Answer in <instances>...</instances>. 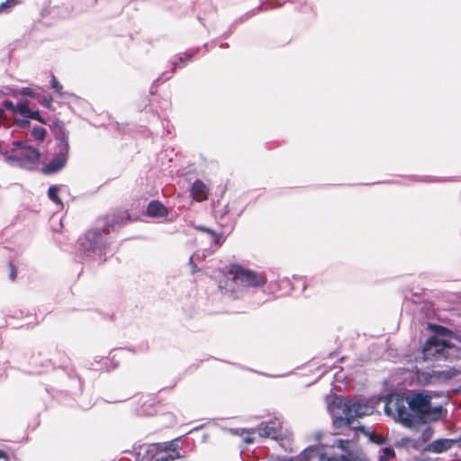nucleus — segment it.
Returning <instances> with one entry per match:
<instances>
[{
  "label": "nucleus",
  "mask_w": 461,
  "mask_h": 461,
  "mask_svg": "<svg viewBox=\"0 0 461 461\" xmlns=\"http://www.w3.org/2000/svg\"><path fill=\"white\" fill-rule=\"evenodd\" d=\"M226 275L231 276L233 281L246 286H261L267 282L264 273L245 268L238 264L229 266L226 269Z\"/></svg>",
  "instance_id": "6"
},
{
  "label": "nucleus",
  "mask_w": 461,
  "mask_h": 461,
  "mask_svg": "<svg viewBox=\"0 0 461 461\" xmlns=\"http://www.w3.org/2000/svg\"><path fill=\"white\" fill-rule=\"evenodd\" d=\"M244 441L246 443H252L254 441V439L252 438H250V437H245L244 438Z\"/></svg>",
  "instance_id": "23"
},
{
  "label": "nucleus",
  "mask_w": 461,
  "mask_h": 461,
  "mask_svg": "<svg viewBox=\"0 0 461 461\" xmlns=\"http://www.w3.org/2000/svg\"><path fill=\"white\" fill-rule=\"evenodd\" d=\"M395 454L392 448L384 447L383 448L382 455L380 456V461H390L394 457Z\"/></svg>",
  "instance_id": "16"
},
{
  "label": "nucleus",
  "mask_w": 461,
  "mask_h": 461,
  "mask_svg": "<svg viewBox=\"0 0 461 461\" xmlns=\"http://www.w3.org/2000/svg\"><path fill=\"white\" fill-rule=\"evenodd\" d=\"M203 230L207 231V232H210L212 233V231H210V230H205V229H203Z\"/></svg>",
  "instance_id": "28"
},
{
  "label": "nucleus",
  "mask_w": 461,
  "mask_h": 461,
  "mask_svg": "<svg viewBox=\"0 0 461 461\" xmlns=\"http://www.w3.org/2000/svg\"><path fill=\"white\" fill-rule=\"evenodd\" d=\"M68 147L61 144L60 151L44 167L43 171L46 174H52L60 170L67 162Z\"/></svg>",
  "instance_id": "9"
},
{
  "label": "nucleus",
  "mask_w": 461,
  "mask_h": 461,
  "mask_svg": "<svg viewBox=\"0 0 461 461\" xmlns=\"http://www.w3.org/2000/svg\"><path fill=\"white\" fill-rule=\"evenodd\" d=\"M151 450L157 455V460L174 461L182 458L181 447L179 439H174L168 442L151 444Z\"/></svg>",
  "instance_id": "7"
},
{
  "label": "nucleus",
  "mask_w": 461,
  "mask_h": 461,
  "mask_svg": "<svg viewBox=\"0 0 461 461\" xmlns=\"http://www.w3.org/2000/svg\"><path fill=\"white\" fill-rule=\"evenodd\" d=\"M147 213L150 217H166L168 214V210L158 201H152L149 203Z\"/></svg>",
  "instance_id": "12"
},
{
  "label": "nucleus",
  "mask_w": 461,
  "mask_h": 461,
  "mask_svg": "<svg viewBox=\"0 0 461 461\" xmlns=\"http://www.w3.org/2000/svg\"><path fill=\"white\" fill-rule=\"evenodd\" d=\"M214 238H215V242L221 244L220 240L221 239V237L214 235Z\"/></svg>",
  "instance_id": "25"
},
{
  "label": "nucleus",
  "mask_w": 461,
  "mask_h": 461,
  "mask_svg": "<svg viewBox=\"0 0 461 461\" xmlns=\"http://www.w3.org/2000/svg\"><path fill=\"white\" fill-rule=\"evenodd\" d=\"M18 3L17 0H6L5 3H3L0 5V12L4 11L5 9L12 8L14 5H16Z\"/></svg>",
  "instance_id": "17"
},
{
  "label": "nucleus",
  "mask_w": 461,
  "mask_h": 461,
  "mask_svg": "<svg viewBox=\"0 0 461 461\" xmlns=\"http://www.w3.org/2000/svg\"><path fill=\"white\" fill-rule=\"evenodd\" d=\"M375 402L372 400L347 401L343 404L341 416H333V426L339 429L347 428L353 433L351 439L334 438L332 444H325L323 450L317 448L307 449V454L319 461H367L360 451H350V445L357 439V430L350 427L355 418L370 415L375 411Z\"/></svg>",
  "instance_id": "1"
},
{
  "label": "nucleus",
  "mask_w": 461,
  "mask_h": 461,
  "mask_svg": "<svg viewBox=\"0 0 461 461\" xmlns=\"http://www.w3.org/2000/svg\"><path fill=\"white\" fill-rule=\"evenodd\" d=\"M431 398L432 394L429 392L393 394L386 402L384 411L406 428L415 426L423 419L433 421L441 420L446 416L447 411L442 406L432 407Z\"/></svg>",
  "instance_id": "2"
},
{
  "label": "nucleus",
  "mask_w": 461,
  "mask_h": 461,
  "mask_svg": "<svg viewBox=\"0 0 461 461\" xmlns=\"http://www.w3.org/2000/svg\"><path fill=\"white\" fill-rule=\"evenodd\" d=\"M372 440L376 442V443H378V444H380V443H383L384 438L382 436H380V435H375V436L372 437Z\"/></svg>",
  "instance_id": "22"
},
{
  "label": "nucleus",
  "mask_w": 461,
  "mask_h": 461,
  "mask_svg": "<svg viewBox=\"0 0 461 461\" xmlns=\"http://www.w3.org/2000/svg\"><path fill=\"white\" fill-rule=\"evenodd\" d=\"M6 457H7L6 454L4 451L0 450V459L6 458Z\"/></svg>",
  "instance_id": "24"
},
{
  "label": "nucleus",
  "mask_w": 461,
  "mask_h": 461,
  "mask_svg": "<svg viewBox=\"0 0 461 461\" xmlns=\"http://www.w3.org/2000/svg\"><path fill=\"white\" fill-rule=\"evenodd\" d=\"M12 118H14V123L23 129L30 126V122L26 120L27 118L36 120L42 124L46 123L40 112L32 110L27 101H22L16 104L9 100L3 102L0 108V121L4 124H8Z\"/></svg>",
  "instance_id": "4"
},
{
  "label": "nucleus",
  "mask_w": 461,
  "mask_h": 461,
  "mask_svg": "<svg viewBox=\"0 0 461 461\" xmlns=\"http://www.w3.org/2000/svg\"><path fill=\"white\" fill-rule=\"evenodd\" d=\"M16 276L17 269L12 263H10V279L14 281L15 280Z\"/></svg>",
  "instance_id": "19"
},
{
  "label": "nucleus",
  "mask_w": 461,
  "mask_h": 461,
  "mask_svg": "<svg viewBox=\"0 0 461 461\" xmlns=\"http://www.w3.org/2000/svg\"><path fill=\"white\" fill-rule=\"evenodd\" d=\"M454 439L439 438L428 445L427 450L432 453H443L449 450L455 444Z\"/></svg>",
  "instance_id": "11"
},
{
  "label": "nucleus",
  "mask_w": 461,
  "mask_h": 461,
  "mask_svg": "<svg viewBox=\"0 0 461 461\" xmlns=\"http://www.w3.org/2000/svg\"><path fill=\"white\" fill-rule=\"evenodd\" d=\"M59 187L57 185H51L48 191L49 198L55 203L61 205V200L59 197Z\"/></svg>",
  "instance_id": "15"
},
{
  "label": "nucleus",
  "mask_w": 461,
  "mask_h": 461,
  "mask_svg": "<svg viewBox=\"0 0 461 461\" xmlns=\"http://www.w3.org/2000/svg\"><path fill=\"white\" fill-rule=\"evenodd\" d=\"M23 93H24L25 95H30V92H29L28 90H24V91H23Z\"/></svg>",
  "instance_id": "27"
},
{
  "label": "nucleus",
  "mask_w": 461,
  "mask_h": 461,
  "mask_svg": "<svg viewBox=\"0 0 461 461\" xmlns=\"http://www.w3.org/2000/svg\"><path fill=\"white\" fill-rule=\"evenodd\" d=\"M3 154L10 163L25 168H32L40 159L38 149L22 140L13 141L5 149Z\"/></svg>",
  "instance_id": "5"
},
{
  "label": "nucleus",
  "mask_w": 461,
  "mask_h": 461,
  "mask_svg": "<svg viewBox=\"0 0 461 461\" xmlns=\"http://www.w3.org/2000/svg\"><path fill=\"white\" fill-rule=\"evenodd\" d=\"M282 422L278 419H274L268 422H262L257 428L260 437L271 438L276 439L281 435Z\"/></svg>",
  "instance_id": "8"
},
{
  "label": "nucleus",
  "mask_w": 461,
  "mask_h": 461,
  "mask_svg": "<svg viewBox=\"0 0 461 461\" xmlns=\"http://www.w3.org/2000/svg\"><path fill=\"white\" fill-rule=\"evenodd\" d=\"M428 329L435 336L428 339L422 348L424 361L448 359L459 356L458 349L451 344V339L455 338L452 331L436 324H429Z\"/></svg>",
  "instance_id": "3"
},
{
  "label": "nucleus",
  "mask_w": 461,
  "mask_h": 461,
  "mask_svg": "<svg viewBox=\"0 0 461 461\" xmlns=\"http://www.w3.org/2000/svg\"><path fill=\"white\" fill-rule=\"evenodd\" d=\"M433 435V429L431 428H427L424 431H423V438L425 439H429L432 437Z\"/></svg>",
  "instance_id": "21"
},
{
  "label": "nucleus",
  "mask_w": 461,
  "mask_h": 461,
  "mask_svg": "<svg viewBox=\"0 0 461 461\" xmlns=\"http://www.w3.org/2000/svg\"><path fill=\"white\" fill-rule=\"evenodd\" d=\"M136 461H159L157 460V455L151 450V445L140 447Z\"/></svg>",
  "instance_id": "13"
},
{
  "label": "nucleus",
  "mask_w": 461,
  "mask_h": 461,
  "mask_svg": "<svg viewBox=\"0 0 461 461\" xmlns=\"http://www.w3.org/2000/svg\"><path fill=\"white\" fill-rule=\"evenodd\" d=\"M52 88L58 92L60 93L62 89V86L57 81V79L53 77L51 80Z\"/></svg>",
  "instance_id": "18"
},
{
  "label": "nucleus",
  "mask_w": 461,
  "mask_h": 461,
  "mask_svg": "<svg viewBox=\"0 0 461 461\" xmlns=\"http://www.w3.org/2000/svg\"><path fill=\"white\" fill-rule=\"evenodd\" d=\"M47 135V130L42 125H35L31 130V139L37 142H42Z\"/></svg>",
  "instance_id": "14"
},
{
  "label": "nucleus",
  "mask_w": 461,
  "mask_h": 461,
  "mask_svg": "<svg viewBox=\"0 0 461 461\" xmlns=\"http://www.w3.org/2000/svg\"><path fill=\"white\" fill-rule=\"evenodd\" d=\"M209 194V189L206 185L201 181L196 180L191 187V195L196 202H203L207 200Z\"/></svg>",
  "instance_id": "10"
},
{
  "label": "nucleus",
  "mask_w": 461,
  "mask_h": 461,
  "mask_svg": "<svg viewBox=\"0 0 461 461\" xmlns=\"http://www.w3.org/2000/svg\"><path fill=\"white\" fill-rule=\"evenodd\" d=\"M150 406V409L149 410H142L140 411V414L142 415H152L156 412V409L154 406H152L151 404H149Z\"/></svg>",
  "instance_id": "20"
},
{
  "label": "nucleus",
  "mask_w": 461,
  "mask_h": 461,
  "mask_svg": "<svg viewBox=\"0 0 461 461\" xmlns=\"http://www.w3.org/2000/svg\"><path fill=\"white\" fill-rule=\"evenodd\" d=\"M276 461H297L296 459H294V458H289V459H277Z\"/></svg>",
  "instance_id": "26"
}]
</instances>
